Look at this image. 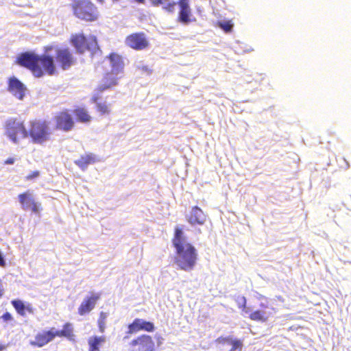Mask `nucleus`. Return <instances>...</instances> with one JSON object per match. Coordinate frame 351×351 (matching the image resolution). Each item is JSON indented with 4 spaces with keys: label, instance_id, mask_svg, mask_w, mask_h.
<instances>
[{
    "label": "nucleus",
    "instance_id": "5701e85b",
    "mask_svg": "<svg viewBox=\"0 0 351 351\" xmlns=\"http://www.w3.org/2000/svg\"><path fill=\"white\" fill-rule=\"evenodd\" d=\"M73 112L77 122L88 123L92 119L91 116L84 108L77 107L74 109Z\"/></svg>",
    "mask_w": 351,
    "mask_h": 351
},
{
    "label": "nucleus",
    "instance_id": "6ab92c4d",
    "mask_svg": "<svg viewBox=\"0 0 351 351\" xmlns=\"http://www.w3.org/2000/svg\"><path fill=\"white\" fill-rule=\"evenodd\" d=\"M53 332L56 337H65L70 341H75V335L74 334L73 326L70 322L63 324L61 330H56L53 328Z\"/></svg>",
    "mask_w": 351,
    "mask_h": 351
},
{
    "label": "nucleus",
    "instance_id": "c85d7f7f",
    "mask_svg": "<svg viewBox=\"0 0 351 351\" xmlns=\"http://www.w3.org/2000/svg\"><path fill=\"white\" fill-rule=\"evenodd\" d=\"M176 5H178V2L173 0H169L165 2L162 6V9L167 13L173 14L175 12Z\"/></svg>",
    "mask_w": 351,
    "mask_h": 351
},
{
    "label": "nucleus",
    "instance_id": "ea45409f",
    "mask_svg": "<svg viewBox=\"0 0 351 351\" xmlns=\"http://www.w3.org/2000/svg\"><path fill=\"white\" fill-rule=\"evenodd\" d=\"M260 306H261V307H263V308H265L266 307V306L264 305L263 304H261Z\"/></svg>",
    "mask_w": 351,
    "mask_h": 351
},
{
    "label": "nucleus",
    "instance_id": "423d86ee",
    "mask_svg": "<svg viewBox=\"0 0 351 351\" xmlns=\"http://www.w3.org/2000/svg\"><path fill=\"white\" fill-rule=\"evenodd\" d=\"M125 45L135 51H143L148 49L150 43L147 36L143 32H133L125 38Z\"/></svg>",
    "mask_w": 351,
    "mask_h": 351
},
{
    "label": "nucleus",
    "instance_id": "4c0bfd02",
    "mask_svg": "<svg viewBox=\"0 0 351 351\" xmlns=\"http://www.w3.org/2000/svg\"><path fill=\"white\" fill-rule=\"evenodd\" d=\"M5 348V346L0 343V351L3 350Z\"/></svg>",
    "mask_w": 351,
    "mask_h": 351
},
{
    "label": "nucleus",
    "instance_id": "7c9ffc66",
    "mask_svg": "<svg viewBox=\"0 0 351 351\" xmlns=\"http://www.w3.org/2000/svg\"><path fill=\"white\" fill-rule=\"evenodd\" d=\"M236 302L237 304L238 308L241 310V311L247 313V300L245 296H238L236 299Z\"/></svg>",
    "mask_w": 351,
    "mask_h": 351
},
{
    "label": "nucleus",
    "instance_id": "1a4fd4ad",
    "mask_svg": "<svg viewBox=\"0 0 351 351\" xmlns=\"http://www.w3.org/2000/svg\"><path fill=\"white\" fill-rule=\"evenodd\" d=\"M55 129L65 132H69L75 126V121L68 110H64L54 117Z\"/></svg>",
    "mask_w": 351,
    "mask_h": 351
},
{
    "label": "nucleus",
    "instance_id": "393cba45",
    "mask_svg": "<svg viewBox=\"0 0 351 351\" xmlns=\"http://www.w3.org/2000/svg\"><path fill=\"white\" fill-rule=\"evenodd\" d=\"M96 162V158L93 154H86L82 155L75 163L81 169H84L88 165L94 164Z\"/></svg>",
    "mask_w": 351,
    "mask_h": 351
},
{
    "label": "nucleus",
    "instance_id": "a878e982",
    "mask_svg": "<svg viewBox=\"0 0 351 351\" xmlns=\"http://www.w3.org/2000/svg\"><path fill=\"white\" fill-rule=\"evenodd\" d=\"M99 96L93 95L91 100L93 103L96 104V110L101 115H108L110 113V108L108 104L105 102H99Z\"/></svg>",
    "mask_w": 351,
    "mask_h": 351
},
{
    "label": "nucleus",
    "instance_id": "ddd939ff",
    "mask_svg": "<svg viewBox=\"0 0 351 351\" xmlns=\"http://www.w3.org/2000/svg\"><path fill=\"white\" fill-rule=\"evenodd\" d=\"M128 334H134L142 330L152 332L155 330L153 322L139 318L134 319L133 322L128 325Z\"/></svg>",
    "mask_w": 351,
    "mask_h": 351
},
{
    "label": "nucleus",
    "instance_id": "f8f14e48",
    "mask_svg": "<svg viewBox=\"0 0 351 351\" xmlns=\"http://www.w3.org/2000/svg\"><path fill=\"white\" fill-rule=\"evenodd\" d=\"M101 298L99 293H91L90 295L86 297L80 304L77 312L80 315H84L93 310Z\"/></svg>",
    "mask_w": 351,
    "mask_h": 351
},
{
    "label": "nucleus",
    "instance_id": "c9c22d12",
    "mask_svg": "<svg viewBox=\"0 0 351 351\" xmlns=\"http://www.w3.org/2000/svg\"><path fill=\"white\" fill-rule=\"evenodd\" d=\"M5 261L4 260L3 256H2L1 253L0 252V266L5 267Z\"/></svg>",
    "mask_w": 351,
    "mask_h": 351
},
{
    "label": "nucleus",
    "instance_id": "c756f323",
    "mask_svg": "<svg viewBox=\"0 0 351 351\" xmlns=\"http://www.w3.org/2000/svg\"><path fill=\"white\" fill-rule=\"evenodd\" d=\"M217 24L226 33H230L232 30L233 23L232 21H219Z\"/></svg>",
    "mask_w": 351,
    "mask_h": 351
},
{
    "label": "nucleus",
    "instance_id": "473e14b6",
    "mask_svg": "<svg viewBox=\"0 0 351 351\" xmlns=\"http://www.w3.org/2000/svg\"><path fill=\"white\" fill-rule=\"evenodd\" d=\"M39 176H40V172L38 171H32V173H30L29 174H28L25 177V180H31L38 178Z\"/></svg>",
    "mask_w": 351,
    "mask_h": 351
},
{
    "label": "nucleus",
    "instance_id": "6e6552de",
    "mask_svg": "<svg viewBox=\"0 0 351 351\" xmlns=\"http://www.w3.org/2000/svg\"><path fill=\"white\" fill-rule=\"evenodd\" d=\"M130 351H155L156 346L152 336L141 335L129 343Z\"/></svg>",
    "mask_w": 351,
    "mask_h": 351
},
{
    "label": "nucleus",
    "instance_id": "2f4dec72",
    "mask_svg": "<svg viewBox=\"0 0 351 351\" xmlns=\"http://www.w3.org/2000/svg\"><path fill=\"white\" fill-rule=\"evenodd\" d=\"M149 1L153 7H158L161 5H162V6H163L164 4L165 3V2L168 1L169 0H149Z\"/></svg>",
    "mask_w": 351,
    "mask_h": 351
},
{
    "label": "nucleus",
    "instance_id": "4be33fe9",
    "mask_svg": "<svg viewBox=\"0 0 351 351\" xmlns=\"http://www.w3.org/2000/svg\"><path fill=\"white\" fill-rule=\"evenodd\" d=\"M11 304L16 313L21 316H25L27 312L29 314L34 313V309L31 304L25 305L23 302L20 300H13L11 301Z\"/></svg>",
    "mask_w": 351,
    "mask_h": 351
},
{
    "label": "nucleus",
    "instance_id": "a211bd4d",
    "mask_svg": "<svg viewBox=\"0 0 351 351\" xmlns=\"http://www.w3.org/2000/svg\"><path fill=\"white\" fill-rule=\"evenodd\" d=\"M206 219V216L202 210L197 206L192 208L189 215L187 217L188 222L192 225H203Z\"/></svg>",
    "mask_w": 351,
    "mask_h": 351
},
{
    "label": "nucleus",
    "instance_id": "58836bf2",
    "mask_svg": "<svg viewBox=\"0 0 351 351\" xmlns=\"http://www.w3.org/2000/svg\"><path fill=\"white\" fill-rule=\"evenodd\" d=\"M136 2L139 3H145V0H135Z\"/></svg>",
    "mask_w": 351,
    "mask_h": 351
},
{
    "label": "nucleus",
    "instance_id": "bb28decb",
    "mask_svg": "<svg viewBox=\"0 0 351 351\" xmlns=\"http://www.w3.org/2000/svg\"><path fill=\"white\" fill-rule=\"evenodd\" d=\"M249 318L254 322H266L269 317L265 311L256 310L249 315Z\"/></svg>",
    "mask_w": 351,
    "mask_h": 351
},
{
    "label": "nucleus",
    "instance_id": "f257e3e1",
    "mask_svg": "<svg viewBox=\"0 0 351 351\" xmlns=\"http://www.w3.org/2000/svg\"><path fill=\"white\" fill-rule=\"evenodd\" d=\"M53 49L52 45L45 46V53L40 56L32 52L22 53L17 57L16 63L29 70L36 77L45 74L53 75L56 73V66L53 57L47 53Z\"/></svg>",
    "mask_w": 351,
    "mask_h": 351
},
{
    "label": "nucleus",
    "instance_id": "20e7f679",
    "mask_svg": "<svg viewBox=\"0 0 351 351\" xmlns=\"http://www.w3.org/2000/svg\"><path fill=\"white\" fill-rule=\"evenodd\" d=\"M27 133L33 143L43 144L51 138V130L49 123L45 119H32L29 121Z\"/></svg>",
    "mask_w": 351,
    "mask_h": 351
},
{
    "label": "nucleus",
    "instance_id": "0eeeda50",
    "mask_svg": "<svg viewBox=\"0 0 351 351\" xmlns=\"http://www.w3.org/2000/svg\"><path fill=\"white\" fill-rule=\"evenodd\" d=\"M71 43L76 50L82 53L87 50H93L97 46L95 36L86 38L83 34H75L71 36Z\"/></svg>",
    "mask_w": 351,
    "mask_h": 351
},
{
    "label": "nucleus",
    "instance_id": "72a5a7b5",
    "mask_svg": "<svg viewBox=\"0 0 351 351\" xmlns=\"http://www.w3.org/2000/svg\"><path fill=\"white\" fill-rule=\"evenodd\" d=\"M1 318L4 322H9V321H11V320L13 319L12 315L10 313H8V312H6V313H3L2 315V316L1 317Z\"/></svg>",
    "mask_w": 351,
    "mask_h": 351
},
{
    "label": "nucleus",
    "instance_id": "412c9836",
    "mask_svg": "<svg viewBox=\"0 0 351 351\" xmlns=\"http://www.w3.org/2000/svg\"><path fill=\"white\" fill-rule=\"evenodd\" d=\"M216 341L219 344H228L231 346L229 351H241L243 348V342L238 339H233L231 336L219 337L216 339Z\"/></svg>",
    "mask_w": 351,
    "mask_h": 351
},
{
    "label": "nucleus",
    "instance_id": "cd10ccee",
    "mask_svg": "<svg viewBox=\"0 0 351 351\" xmlns=\"http://www.w3.org/2000/svg\"><path fill=\"white\" fill-rule=\"evenodd\" d=\"M108 317V314L105 312H100L99 318L97 319V325L100 332L103 333L106 329V322Z\"/></svg>",
    "mask_w": 351,
    "mask_h": 351
},
{
    "label": "nucleus",
    "instance_id": "4468645a",
    "mask_svg": "<svg viewBox=\"0 0 351 351\" xmlns=\"http://www.w3.org/2000/svg\"><path fill=\"white\" fill-rule=\"evenodd\" d=\"M55 339L53 328L48 330H43L38 332L34 337V341H30V345L35 347H43Z\"/></svg>",
    "mask_w": 351,
    "mask_h": 351
},
{
    "label": "nucleus",
    "instance_id": "f03ea898",
    "mask_svg": "<svg viewBox=\"0 0 351 351\" xmlns=\"http://www.w3.org/2000/svg\"><path fill=\"white\" fill-rule=\"evenodd\" d=\"M171 242L175 248L174 263L178 268L185 271L193 270L197 264L198 254L195 246L186 241L181 228H175Z\"/></svg>",
    "mask_w": 351,
    "mask_h": 351
},
{
    "label": "nucleus",
    "instance_id": "b1692460",
    "mask_svg": "<svg viewBox=\"0 0 351 351\" xmlns=\"http://www.w3.org/2000/svg\"><path fill=\"white\" fill-rule=\"evenodd\" d=\"M105 336H93L88 339V351H100V348L106 342Z\"/></svg>",
    "mask_w": 351,
    "mask_h": 351
},
{
    "label": "nucleus",
    "instance_id": "9d476101",
    "mask_svg": "<svg viewBox=\"0 0 351 351\" xmlns=\"http://www.w3.org/2000/svg\"><path fill=\"white\" fill-rule=\"evenodd\" d=\"M19 202L24 210L39 215L42 210L41 204L35 201L32 193L27 190L18 195Z\"/></svg>",
    "mask_w": 351,
    "mask_h": 351
},
{
    "label": "nucleus",
    "instance_id": "e433bc0d",
    "mask_svg": "<svg viewBox=\"0 0 351 351\" xmlns=\"http://www.w3.org/2000/svg\"><path fill=\"white\" fill-rule=\"evenodd\" d=\"M140 69L145 72H147V73L151 72V70L149 69V67L147 66H143L142 67L140 68Z\"/></svg>",
    "mask_w": 351,
    "mask_h": 351
},
{
    "label": "nucleus",
    "instance_id": "2eb2a0df",
    "mask_svg": "<svg viewBox=\"0 0 351 351\" xmlns=\"http://www.w3.org/2000/svg\"><path fill=\"white\" fill-rule=\"evenodd\" d=\"M114 73L108 72L106 73L99 84L96 87V91L97 93H101L106 90L111 89L118 84V77L114 75Z\"/></svg>",
    "mask_w": 351,
    "mask_h": 351
},
{
    "label": "nucleus",
    "instance_id": "aec40b11",
    "mask_svg": "<svg viewBox=\"0 0 351 351\" xmlns=\"http://www.w3.org/2000/svg\"><path fill=\"white\" fill-rule=\"evenodd\" d=\"M108 58L110 60V66L112 67L111 72L114 73L115 74L123 72L124 62L121 55L112 52L108 56Z\"/></svg>",
    "mask_w": 351,
    "mask_h": 351
},
{
    "label": "nucleus",
    "instance_id": "9b49d317",
    "mask_svg": "<svg viewBox=\"0 0 351 351\" xmlns=\"http://www.w3.org/2000/svg\"><path fill=\"white\" fill-rule=\"evenodd\" d=\"M56 60L59 67L62 70L70 69L76 62L75 58L69 48H57Z\"/></svg>",
    "mask_w": 351,
    "mask_h": 351
},
{
    "label": "nucleus",
    "instance_id": "7ed1b4c3",
    "mask_svg": "<svg viewBox=\"0 0 351 351\" xmlns=\"http://www.w3.org/2000/svg\"><path fill=\"white\" fill-rule=\"evenodd\" d=\"M71 9L74 16L81 21L94 22L99 17L98 8L90 0H74Z\"/></svg>",
    "mask_w": 351,
    "mask_h": 351
},
{
    "label": "nucleus",
    "instance_id": "39448f33",
    "mask_svg": "<svg viewBox=\"0 0 351 351\" xmlns=\"http://www.w3.org/2000/svg\"><path fill=\"white\" fill-rule=\"evenodd\" d=\"M5 136L15 144L19 143L21 139L28 137L27 129L24 121L16 117L7 119L4 123Z\"/></svg>",
    "mask_w": 351,
    "mask_h": 351
},
{
    "label": "nucleus",
    "instance_id": "f3484780",
    "mask_svg": "<svg viewBox=\"0 0 351 351\" xmlns=\"http://www.w3.org/2000/svg\"><path fill=\"white\" fill-rule=\"evenodd\" d=\"M178 5H179V13L178 20L179 22L188 24L193 20L191 19L192 16L191 9L189 5V0H178ZM195 21V19H193Z\"/></svg>",
    "mask_w": 351,
    "mask_h": 351
},
{
    "label": "nucleus",
    "instance_id": "dca6fc26",
    "mask_svg": "<svg viewBox=\"0 0 351 351\" xmlns=\"http://www.w3.org/2000/svg\"><path fill=\"white\" fill-rule=\"evenodd\" d=\"M26 88L24 84L15 77H11L8 80V90L14 97L22 99L25 96Z\"/></svg>",
    "mask_w": 351,
    "mask_h": 351
},
{
    "label": "nucleus",
    "instance_id": "f704fd0d",
    "mask_svg": "<svg viewBox=\"0 0 351 351\" xmlns=\"http://www.w3.org/2000/svg\"><path fill=\"white\" fill-rule=\"evenodd\" d=\"M14 162H15V158H8L4 161L3 164L4 165H12L14 163Z\"/></svg>",
    "mask_w": 351,
    "mask_h": 351
}]
</instances>
